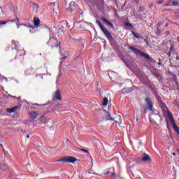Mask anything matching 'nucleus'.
<instances>
[{"label":"nucleus","mask_w":179,"mask_h":179,"mask_svg":"<svg viewBox=\"0 0 179 179\" xmlns=\"http://www.w3.org/2000/svg\"><path fill=\"white\" fill-rule=\"evenodd\" d=\"M46 122H43L42 123H43V124H46Z\"/></svg>","instance_id":"obj_46"},{"label":"nucleus","mask_w":179,"mask_h":179,"mask_svg":"<svg viewBox=\"0 0 179 179\" xmlns=\"http://www.w3.org/2000/svg\"><path fill=\"white\" fill-rule=\"evenodd\" d=\"M145 102L149 111H153V100L150 97L146 98Z\"/></svg>","instance_id":"obj_4"},{"label":"nucleus","mask_w":179,"mask_h":179,"mask_svg":"<svg viewBox=\"0 0 179 179\" xmlns=\"http://www.w3.org/2000/svg\"><path fill=\"white\" fill-rule=\"evenodd\" d=\"M96 22H97V24H99V27H100V29H101V30H103V29H105V28H104V26H103V24H101V22H99V21H96Z\"/></svg>","instance_id":"obj_22"},{"label":"nucleus","mask_w":179,"mask_h":179,"mask_svg":"<svg viewBox=\"0 0 179 179\" xmlns=\"http://www.w3.org/2000/svg\"><path fill=\"white\" fill-rule=\"evenodd\" d=\"M19 26H26L25 24H17V29H19Z\"/></svg>","instance_id":"obj_31"},{"label":"nucleus","mask_w":179,"mask_h":179,"mask_svg":"<svg viewBox=\"0 0 179 179\" xmlns=\"http://www.w3.org/2000/svg\"><path fill=\"white\" fill-rule=\"evenodd\" d=\"M163 2H164V0H159L158 2H157V3H158L159 5H160V4L163 3Z\"/></svg>","instance_id":"obj_29"},{"label":"nucleus","mask_w":179,"mask_h":179,"mask_svg":"<svg viewBox=\"0 0 179 179\" xmlns=\"http://www.w3.org/2000/svg\"><path fill=\"white\" fill-rule=\"evenodd\" d=\"M114 118V120L116 124H121V122H122V118H121V116L120 115H117L115 117H113Z\"/></svg>","instance_id":"obj_11"},{"label":"nucleus","mask_w":179,"mask_h":179,"mask_svg":"<svg viewBox=\"0 0 179 179\" xmlns=\"http://www.w3.org/2000/svg\"><path fill=\"white\" fill-rule=\"evenodd\" d=\"M173 19H175V20L179 19L178 15L173 17Z\"/></svg>","instance_id":"obj_34"},{"label":"nucleus","mask_w":179,"mask_h":179,"mask_svg":"<svg viewBox=\"0 0 179 179\" xmlns=\"http://www.w3.org/2000/svg\"><path fill=\"white\" fill-rule=\"evenodd\" d=\"M17 110V107L15 106V107H13L11 108H10V109H8L7 111L10 114H12V113H15Z\"/></svg>","instance_id":"obj_13"},{"label":"nucleus","mask_w":179,"mask_h":179,"mask_svg":"<svg viewBox=\"0 0 179 179\" xmlns=\"http://www.w3.org/2000/svg\"><path fill=\"white\" fill-rule=\"evenodd\" d=\"M143 162H149L150 160V156L145 154V157L141 159Z\"/></svg>","instance_id":"obj_14"},{"label":"nucleus","mask_w":179,"mask_h":179,"mask_svg":"<svg viewBox=\"0 0 179 179\" xmlns=\"http://www.w3.org/2000/svg\"><path fill=\"white\" fill-rule=\"evenodd\" d=\"M166 26H167V27H168V26H169V24H166Z\"/></svg>","instance_id":"obj_48"},{"label":"nucleus","mask_w":179,"mask_h":179,"mask_svg":"<svg viewBox=\"0 0 179 179\" xmlns=\"http://www.w3.org/2000/svg\"><path fill=\"white\" fill-rule=\"evenodd\" d=\"M101 20L106 24H107V26H109V27H111L112 29H114V25L110 22L108 21L107 19L102 17Z\"/></svg>","instance_id":"obj_9"},{"label":"nucleus","mask_w":179,"mask_h":179,"mask_svg":"<svg viewBox=\"0 0 179 179\" xmlns=\"http://www.w3.org/2000/svg\"><path fill=\"white\" fill-rule=\"evenodd\" d=\"M139 10L140 12H143V10H145V7H140Z\"/></svg>","instance_id":"obj_30"},{"label":"nucleus","mask_w":179,"mask_h":179,"mask_svg":"<svg viewBox=\"0 0 179 179\" xmlns=\"http://www.w3.org/2000/svg\"><path fill=\"white\" fill-rule=\"evenodd\" d=\"M112 176H113V177H114L115 176V173H113Z\"/></svg>","instance_id":"obj_42"},{"label":"nucleus","mask_w":179,"mask_h":179,"mask_svg":"<svg viewBox=\"0 0 179 179\" xmlns=\"http://www.w3.org/2000/svg\"><path fill=\"white\" fill-rule=\"evenodd\" d=\"M103 118V121H114V117H111V115H110V113H106Z\"/></svg>","instance_id":"obj_7"},{"label":"nucleus","mask_w":179,"mask_h":179,"mask_svg":"<svg viewBox=\"0 0 179 179\" xmlns=\"http://www.w3.org/2000/svg\"><path fill=\"white\" fill-rule=\"evenodd\" d=\"M110 174V171H107L106 173H105V176H108Z\"/></svg>","instance_id":"obj_36"},{"label":"nucleus","mask_w":179,"mask_h":179,"mask_svg":"<svg viewBox=\"0 0 179 179\" xmlns=\"http://www.w3.org/2000/svg\"><path fill=\"white\" fill-rule=\"evenodd\" d=\"M175 50L173 49V51H171V54H174Z\"/></svg>","instance_id":"obj_43"},{"label":"nucleus","mask_w":179,"mask_h":179,"mask_svg":"<svg viewBox=\"0 0 179 179\" xmlns=\"http://www.w3.org/2000/svg\"><path fill=\"white\" fill-rule=\"evenodd\" d=\"M60 59H62V61L66 59V56L62 57Z\"/></svg>","instance_id":"obj_32"},{"label":"nucleus","mask_w":179,"mask_h":179,"mask_svg":"<svg viewBox=\"0 0 179 179\" xmlns=\"http://www.w3.org/2000/svg\"><path fill=\"white\" fill-rule=\"evenodd\" d=\"M107 104H108V99L104 97L103 100V106H107Z\"/></svg>","instance_id":"obj_19"},{"label":"nucleus","mask_w":179,"mask_h":179,"mask_svg":"<svg viewBox=\"0 0 179 179\" xmlns=\"http://www.w3.org/2000/svg\"><path fill=\"white\" fill-rule=\"evenodd\" d=\"M51 47H56L57 48H58V47H59V48H61V42H59V43H57L56 45L52 44V45H51Z\"/></svg>","instance_id":"obj_20"},{"label":"nucleus","mask_w":179,"mask_h":179,"mask_svg":"<svg viewBox=\"0 0 179 179\" xmlns=\"http://www.w3.org/2000/svg\"><path fill=\"white\" fill-rule=\"evenodd\" d=\"M52 43H57L58 41L54 38H50L49 44H51Z\"/></svg>","instance_id":"obj_16"},{"label":"nucleus","mask_w":179,"mask_h":179,"mask_svg":"<svg viewBox=\"0 0 179 179\" xmlns=\"http://www.w3.org/2000/svg\"><path fill=\"white\" fill-rule=\"evenodd\" d=\"M58 162H63V163H75V162H78V159L73 156H67L59 159Z\"/></svg>","instance_id":"obj_2"},{"label":"nucleus","mask_w":179,"mask_h":179,"mask_svg":"<svg viewBox=\"0 0 179 179\" xmlns=\"http://www.w3.org/2000/svg\"><path fill=\"white\" fill-rule=\"evenodd\" d=\"M80 150L81 152H84L85 153H87V155H89V151L87 150H85L83 148H80Z\"/></svg>","instance_id":"obj_24"},{"label":"nucleus","mask_w":179,"mask_h":179,"mask_svg":"<svg viewBox=\"0 0 179 179\" xmlns=\"http://www.w3.org/2000/svg\"><path fill=\"white\" fill-rule=\"evenodd\" d=\"M171 51H174V49L173 48V45L171 46L169 49V52L167 53L168 57H171Z\"/></svg>","instance_id":"obj_18"},{"label":"nucleus","mask_w":179,"mask_h":179,"mask_svg":"<svg viewBox=\"0 0 179 179\" xmlns=\"http://www.w3.org/2000/svg\"><path fill=\"white\" fill-rule=\"evenodd\" d=\"M129 50H131V51H134V52H136V55H140V57H142V58H145L148 61H150V59H152L150 56H149L148 54L141 51L139 49H138L136 48L130 46L129 48Z\"/></svg>","instance_id":"obj_1"},{"label":"nucleus","mask_w":179,"mask_h":179,"mask_svg":"<svg viewBox=\"0 0 179 179\" xmlns=\"http://www.w3.org/2000/svg\"><path fill=\"white\" fill-rule=\"evenodd\" d=\"M26 54V52H24V49H20V51H17V55L22 57V55H24Z\"/></svg>","instance_id":"obj_15"},{"label":"nucleus","mask_w":179,"mask_h":179,"mask_svg":"<svg viewBox=\"0 0 179 179\" xmlns=\"http://www.w3.org/2000/svg\"><path fill=\"white\" fill-rule=\"evenodd\" d=\"M172 5H173V6H176L177 5H178V1H173Z\"/></svg>","instance_id":"obj_27"},{"label":"nucleus","mask_w":179,"mask_h":179,"mask_svg":"<svg viewBox=\"0 0 179 179\" xmlns=\"http://www.w3.org/2000/svg\"><path fill=\"white\" fill-rule=\"evenodd\" d=\"M34 24L35 27H40V18L34 17Z\"/></svg>","instance_id":"obj_10"},{"label":"nucleus","mask_w":179,"mask_h":179,"mask_svg":"<svg viewBox=\"0 0 179 179\" xmlns=\"http://www.w3.org/2000/svg\"><path fill=\"white\" fill-rule=\"evenodd\" d=\"M27 138L29 139V138H30V136H29V135L27 136Z\"/></svg>","instance_id":"obj_45"},{"label":"nucleus","mask_w":179,"mask_h":179,"mask_svg":"<svg viewBox=\"0 0 179 179\" xmlns=\"http://www.w3.org/2000/svg\"><path fill=\"white\" fill-rule=\"evenodd\" d=\"M12 44H13V45H15L16 44V41H12Z\"/></svg>","instance_id":"obj_35"},{"label":"nucleus","mask_w":179,"mask_h":179,"mask_svg":"<svg viewBox=\"0 0 179 179\" xmlns=\"http://www.w3.org/2000/svg\"><path fill=\"white\" fill-rule=\"evenodd\" d=\"M30 6L32 8L34 12H37L38 10V4L34 2L30 3Z\"/></svg>","instance_id":"obj_8"},{"label":"nucleus","mask_w":179,"mask_h":179,"mask_svg":"<svg viewBox=\"0 0 179 179\" xmlns=\"http://www.w3.org/2000/svg\"><path fill=\"white\" fill-rule=\"evenodd\" d=\"M39 121H45V116H41V117L39 118Z\"/></svg>","instance_id":"obj_25"},{"label":"nucleus","mask_w":179,"mask_h":179,"mask_svg":"<svg viewBox=\"0 0 179 179\" xmlns=\"http://www.w3.org/2000/svg\"><path fill=\"white\" fill-rule=\"evenodd\" d=\"M126 26H128L129 27H132V24L129 23V22H127Z\"/></svg>","instance_id":"obj_28"},{"label":"nucleus","mask_w":179,"mask_h":179,"mask_svg":"<svg viewBox=\"0 0 179 179\" xmlns=\"http://www.w3.org/2000/svg\"><path fill=\"white\" fill-rule=\"evenodd\" d=\"M178 17H179V15H178Z\"/></svg>","instance_id":"obj_49"},{"label":"nucleus","mask_w":179,"mask_h":179,"mask_svg":"<svg viewBox=\"0 0 179 179\" xmlns=\"http://www.w3.org/2000/svg\"><path fill=\"white\" fill-rule=\"evenodd\" d=\"M136 3H139V0H135Z\"/></svg>","instance_id":"obj_38"},{"label":"nucleus","mask_w":179,"mask_h":179,"mask_svg":"<svg viewBox=\"0 0 179 179\" xmlns=\"http://www.w3.org/2000/svg\"><path fill=\"white\" fill-rule=\"evenodd\" d=\"M173 156H176V153H173Z\"/></svg>","instance_id":"obj_47"},{"label":"nucleus","mask_w":179,"mask_h":179,"mask_svg":"<svg viewBox=\"0 0 179 179\" xmlns=\"http://www.w3.org/2000/svg\"><path fill=\"white\" fill-rule=\"evenodd\" d=\"M139 80L141 82H142L144 85H146L147 86H150L152 82L150 81L149 78L146 76H141L139 78Z\"/></svg>","instance_id":"obj_3"},{"label":"nucleus","mask_w":179,"mask_h":179,"mask_svg":"<svg viewBox=\"0 0 179 179\" xmlns=\"http://www.w3.org/2000/svg\"><path fill=\"white\" fill-rule=\"evenodd\" d=\"M8 22H10V21H0V26H3V24H6V23H8Z\"/></svg>","instance_id":"obj_23"},{"label":"nucleus","mask_w":179,"mask_h":179,"mask_svg":"<svg viewBox=\"0 0 179 179\" xmlns=\"http://www.w3.org/2000/svg\"><path fill=\"white\" fill-rule=\"evenodd\" d=\"M132 34L136 38H141V34L139 33L133 31Z\"/></svg>","instance_id":"obj_17"},{"label":"nucleus","mask_w":179,"mask_h":179,"mask_svg":"<svg viewBox=\"0 0 179 179\" xmlns=\"http://www.w3.org/2000/svg\"><path fill=\"white\" fill-rule=\"evenodd\" d=\"M20 20H19V18L17 17V20H9V22H10L11 23H13V22H20Z\"/></svg>","instance_id":"obj_26"},{"label":"nucleus","mask_w":179,"mask_h":179,"mask_svg":"<svg viewBox=\"0 0 179 179\" xmlns=\"http://www.w3.org/2000/svg\"><path fill=\"white\" fill-rule=\"evenodd\" d=\"M103 34L106 36V37H107L108 40H109V41H111V40H113V36L111 35V32H109L107 29L104 28L102 30Z\"/></svg>","instance_id":"obj_6"},{"label":"nucleus","mask_w":179,"mask_h":179,"mask_svg":"<svg viewBox=\"0 0 179 179\" xmlns=\"http://www.w3.org/2000/svg\"><path fill=\"white\" fill-rule=\"evenodd\" d=\"M29 115L31 120H36V118H37V115H38V113H37V112H33L30 113Z\"/></svg>","instance_id":"obj_12"},{"label":"nucleus","mask_w":179,"mask_h":179,"mask_svg":"<svg viewBox=\"0 0 179 179\" xmlns=\"http://www.w3.org/2000/svg\"><path fill=\"white\" fill-rule=\"evenodd\" d=\"M53 13L57 15V12H55V8H53Z\"/></svg>","instance_id":"obj_37"},{"label":"nucleus","mask_w":179,"mask_h":179,"mask_svg":"<svg viewBox=\"0 0 179 179\" xmlns=\"http://www.w3.org/2000/svg\"><path fill=\"white\" fill-rule=\"evenodd\" d=\"M143 110H144V113H148V108H144Z\"/></svg>","instance_id":"obj_33"},{"label":"nucleus","mask_w":179,"mask_h":179,"mask_svg":"<svg viewBox=\"0 0 179 179\" xmlns=\"http://www.w3.org/2000/svg\"><path fill=\"white\" fill-rule=\"evenodd\" d=\"M155 117H157V118H161L160 116H159V115H155Z\"/></svg>","instance_id":"obj_41"},{"label":"nucleus","mask_w":179,"mask_h":179,"mask_svg":"<svg viewBox=\"0 0 179 179\" xmlns=\"http://www.w3.org/2000/svg\"><path fill=\"white\" fill-rule=\"evenodd\" d=\"M52 4L53 5V6H55V5L57 4V3L53 2V3H52Z\"/></svg>","instance_id":"obj_40"},{"label":"nucleus","mask_w":179,"mask_h":179,"mask_svg":"<svg viewBox=\"0 0 179 179\" xmlns=\"http://www.w3.org/2000/svg\"><path fill=\"white\" fill-rule=\"evenodd\" d=\"M177 61H179V57H176Z\"/></svg>","instance_id":"obj_44"},{"label":"nucleus","mask_w":179,"mask_h":179,"mask_svg":"<svg viewBox=\"0 0 179 179\" xmlns=\"http://www.w3.org/2000/svg\"><path fill=\"white\" fill-rule=\"evenodd\" d=\"M58 33H64V27L60 26L58 29Z\"/></svg>","instance_id":"obj_21"},{"label":"nucleus","mask_w":179,"mask_h":179,"mask_svg":"<svg viewBox=\"0 0 179 179\" xmlns=\"http://www.w3.org/2000/svg\"><path fill=\"white\" fill-rule=\"evenodd\" d=\"M74 3H75V2L72 1V2L70 3V5L72 6V5H73Z\"/></svg>","instance_id":"obj_39"},{"label":"nucleus","mask_w":179,"mask_h":179,"mask_svg":"<svg viewBox=\"0 0 179 179\" xmlns=\"http://www.w3.org/2000/svg\"><path fill=\"white\" fill-rule=\"evenodd\" d=\"M55 100H62V96H61V90L59 89H57L53 95V101H55Z\"/></svg>","instance_id":"obj_5"}]
</instances>
